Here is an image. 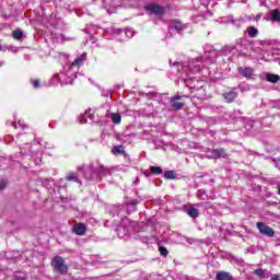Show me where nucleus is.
Listing matches in <instances>:
<instances>
[{"mask_svg":"<svg viewBox=\"0 0 280 280\" xmlns=\"http://www.w3.org/2000/svg\"><path fill=\"white\" fill-rule=\"evenodd\" d=\"M180 100H183L180 95H175L170 98V104L174 110H182L183 106H185V102Z\"/></svg>","mask_w":280,"mask_h":280,"instance_id":"nucleus-3","label":"nucleus"},{"mask_svg":"<svg viewBox=\"0 0 280 280\" xmlns=\"http://www.w3.org/2000/svg\"><path fill=\"white\" fill-rule=\"evenodd\" d=\"M148 12H151L152 14H156L158 16H161V14H165V9L159 4H149L147 7Z\"/></svg>","mask_w":280,"mask_h":280,"instance_id":"nucleus-4","label":"nucleus"},{"mask_svg":"<svg viewBox=\"0 0 280 280\" xmlns=\"http://www.w3.org/2000/svg\"><path fill=\"white\" fill-rule=\"evenodd\" d=\"M124 145H116L112 149V154H114V156H119V154H124Z\"/></svg>","mask_w":280,"mask_h":280,"instance_id":"nucleus-13","label":"nucleus"},{"mask_svg":"<svg viewBox=\"0 0 280 280\" xmlns=\"http://www.w3.org/2000/svg\"><path fill=\"white\" fill-rule=\"evenodd\" d=\"M278 194H279V196H280V186L278 187Z\"/></svg>","mask_w":280,"mask_h":280,"instance_id":"nucleus-28","label":"nucleus"},{"mask_svg":"<svg viewBox=\"0 0 280 280\" xmlns=\"http://www.w3.org/2000/svg\"><path fill=\"white\" fill-rule=\"evenodd\" d=\"M238 73H241L243 75V78H247V80H248V79L253 78V68L240 67Z\"/></svg>","mask_w":280,"mask_h":280,"instance_id":"nucleus-8","label":"nucleus"},{"mask_svg":"<svg viewBox=\"0 0 280 280\" xmlns=\"http://www.w3.org/2000/svg\"><path fill=\"white\" fill-rule=\"evenodd\" d=\"M173 27L174 30H176L177 32H180V30H183V23L178 20H175L173 22Z\"/></svg>","mask_w":280,"mask_h":280,"instance_id":"nucleus-20","label":"nucleus"},{"mask_svg":"<svg viewBox=\"0 0 280 280\" xmlns=\"http://www.w3.org/2000/svg\"><path fill=\"white\" fill-rule=\"evenodd\" d=\"M266 80L267 82H271V84H277V82L280 80V77L279 74H267Z\"/></svg>","mask_w":280,"mask_h":280,"instance_id":"nucleus-12","label":"nucleus"},{"mask_svg":"<svg viewBox=\"0 0 280 280\" xmlns=\"http://www.w3.org/2000/svg\"><path fill=\"white\" fill-rule=\"evenodd\" d=\"M50 266L57 275H67L69 272V266L65 264V258L61 256H55L51 259Z\"/></svg>","mask_w":280,"mask_h":280,"instance_id":"nucleus-1","label":"nucleus"},{"mask_svg":"<svg viewBox=\"0 0 280 280\" xmlns=\"http://www.w3.org/2000/svg\"><path fill=\"white\" fill-rule=\"evenodd\" d=\"M270 280H280L279 276L273 275Z\"/></svg>","mask_w":280,"mask_h":280,"instance_id":"nucleus-25","label":"nucleus"},{"mask_svg":"<svg viewBox=\"0 0 280 280\" xmlns=\"http://www.w3.org/2000/svg\"><path fill=\"white\" fill-rule=\"evenodd\" d=\"M66 180L70 183H80V178H78V174L70 172L66 176Z\"/></svg>","mask_w":280,"mask_h":280,"instance_id":"nucleus-10","label":"nucleus"},{"mask_svg":"<svg viewBox=\"0 0 280 280\" xmlns=\"http://www.w3.org/2000/svg\"><path fill=\"white\" fill-rule=\"evenodd\" d=\"M270 19H271V21H275L276 23H280V12L278 9H275L270 12Z\"/></svg>","mask_w":280,"mask_h":280,"instance_id":"nucleus-11","label":"nucleus"},{"mask_svg":"<svg viewBox=\"0 0 280 280\" xmlns=\"http://www.w3.org/2000/svg\"><path fill=\"white\" fill-rule=\"evenodd\" d=\"M217 280H233V275L229 271H218L215 275Z\"/></svg>","mask_w":280,"mask_h":280,"instance_id":"nucleus-7","label":"nucleus"},{"mask_svg":"<svg viewBox=\"0 0 280 280\" xmlns=\"http://www.w3.org/2000/svg\"><path fill=\"white\" fill-rule=\"evenodd\" d=\"M254 275H256V277H259V279H264V277H266V270L258 268L254 271Z\"/></svg>","mask_w":280,"mask_h":280,"instance_id":"nucleus-19","label":"nucleus"},{"mask_svg":"<svg viewBox=\"0 0 280 280\" xmlns=\"http://www.w3.org/2000/svg\"><path fill=\"white\" fill-rule=\"evenodd\" d=\"M40 88V80L36 79L33 81V89H39Z\"/></svg>","mask_w":280,"mask_h":280,"instance_id":"nucleus-24","label":"nucleus"},{"mask_svg":"<svg viewBox=\"0 0 280 280\" xmlns=\"http://www.w3.org/2000/svg\"><path fill=\"white\" fill-rule=\"evenodd\" d=\"M164 178H166V180H176V173H174V171H166Z\"/></svg>","mask_w":280,"mask_h":280,"instance_id":"nucleus-14","label":"nucleus"},{"mask_svg":"<svg viewBox=\"0 0 280 280\" xmlns=\"http://www.w3.org/2000/svg\"><path fill=\"white\" fill-rule=\"evenodd\" d=\"M5 185H7L5 180H2L1 182V189H3L5 187Z\"/></svg>","mask_w":280,"mask_h":280,"instance_id":"nucleus-26","label":"nucleus"},{"mask_svg":"<svg viewBox=\"0 0 280 280\" xmlns=\"http://www.w3.org/2000/svg\"><path fill=\"white\" fill-rule=\"evenodd\" d=\"M131 205H137V200L131 201Z\"/></svg>","mask_w":280,"mask_h":280,"instance_id":"nucleus-27","label":"nucleus"},{"mask_svg":"<svg viewBox=\"0 0 280 280\" xmlns=\"http://www.w3.org/2000/svg\"><path fill=\"white\" fill-rule=\"evenodd\" d=\"M80 65H82V58L80 57L72 62V67H80Z\"/></svg>","mask_w":280,"mask_h":280,"instance_id":"nucleus-23","label":"nucleus"},{"mask_svg":"<svg viewBox=\"0 0 280 280\" xmlns=\"http://www.w3.org/2000/svg\"><path fill=\"white\" fill-rule=\"evenodd\" d=\"M112 121H113V124H121V115L113 114L112 115Z\"/></svg>","mask_w":280,"mask_h":280,"instance_id":"nucleus-21","label":"nucleus"},{"mask_svg":"<svg viewBox=\"0 0 280 280\" xmlns=\"http://www.w3.org/2000/svg\"><path fill=\"white\" fill-rule=\"evenodd\" d=\"M187 213L190 218H198V215H200V212L196 208H189Z\"/></svg>","mask_w":280,"mask_h":280,"instance_id":"nucleus-16","label":"nucleus"},{"mask_svg":"<svg viewBox=\"0 0 280 280\" xmlns=\"http://www.w3.org/2000/svg\"><path fill=\"white\" fill-rule=\"evenodd\" d=\"M256 226L260 235H266L267 237H275V230L270 225H266L264 222H257Z\"/></svg>","mask_w":280,"mask_h":280,"instance_id":"nucleus-2","label":"nucleus"},{"mask_svg":"<svg viewBox=\"0 0 280 280\" xmlns=\"http://www.w3.org/2000/svg\"><path fill=\"white\" fill-rule=\"evenodd\" d=\"M151 174H154L155 176H160V174H163V168L161 166H150Z\"/></svg>","mask_w":280,"mask_h":280,"instance_id":"nucleus-15","label":"nucleus"},{"mask_svg":"<svg viewBox=\"0 0 280 280\" xmlns=\"http://www.w3.org/2000/svg\"><path fill=\"white\" fill-rule=\"evenodd\" d=\"M247 32H248V36H250V38H255V36H257V34H259V31L257 28H255V26H249Z\"/></svg>","mask_w":280,"mask_h":280,"instance_id":"nucleus-17","label":"nucleus"},{"mask_svg":"<svg viewBox=\"0 0 280 280\" xmlns=\"http://www.w3.org/2000/svg\"><path fill=\"white\" fill-rule=\"evenodd\" d=\"M12 36L14 40H21L23 38V33L22 31L15 30L12 32Z\"/></svg>","mask_w":280,"mask_h":280,"instance_id":"nucleus-18","label":"nucleus"},{"mask_svg":"<svg viewBox=\"0 0 280 280\" xmlns=\"http://www.w3.org/2000/svg\"><path fill=\"white\" fill-rule=\"evenodd\" d=\"M223 97L228 104H233L235 100H237V92L235 91H230L223 94Z\"/></svg>","mask_w":280,"mask_h":280,"instance_id":"nucleus-5","label":"nucleus"},{"mask_svg":"<svg viewBox=\"0 0 280 280\" xmlns=\"http://www.w3.org/2000/svg\"><path fill=\"white\" fill-rule=\"evenodd\" d=\"M160 254L162 255V257H167V255H170V252H167V248L161 246L159 247Z\"/></svg>","mask_w":280,"mask_h":280,"instance_id":"nucleus-22","label":"nucleus"},{"mask_svg":"<svg viewBox=\"0 0 280 280\" xmlns=\"http://www.w3.org/2000/svg\"><path fill=\"white\" fill-rule=\"evenodd\" d=\"M212 154L217 159H226V150H224V148H219V149L212 150Z\"/></svg>","mask_w":280,"mask_h":280,"instance_id":"nucleus-9","label":"nucleus"},{"mask_svg":"<svg viewBox=\"0 0 280 280\" xmlns=\"http://www.w3.org/2000/svg\"><path fill=\"white\" fill-rule=\"evenodd\" d=\"M73 232L75 233V235H85V233H86V225H84V223H77L73 226Z\"/></svg>","mask_w":280,"mask_h":280,"instance_id":"nucleus-6","label":"nucleus"}]
</instances>
